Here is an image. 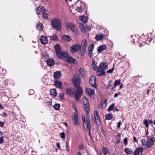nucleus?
I'll return each instance as SVG.
<instances>
[{"label": "nucleus", "mask_w": 155, "mask_h": 155, "mask_svg": "<svg viewBox=\"0 0 155 155\" xmlns=\"http://www.w3.org/2000/svg\"><path fill=\"white\" fill-rule=\"evenodd\" d=\"M72 82L74 87L77 88L74 91L75 99L76 101H78L83 92V89L79 86L81 81L78 74H76L73 76Z\"/></svg>", "instance_id": "nucleus-1"}, {"label": "nucleus", "mask_w": 155, "mask_h": 155, "mask_svg": "<svg viewBox=\"0 0 155 155\" xmlns=\"http://www.w3.org/2000/svg\"><path fill=\"white\" fill-rule=\"evenodd\" d=\"M56 52V55L58 58L61 59L65 58L68 55V53L64 51H62L59 45L56 44L54 47Z\"/></svg>", "instance_id": "nucleus-2"}, {"label": "nucleus", "mask_w": 155, "mask_h": 155, "mask_svg": "<svg viewBox=\"0 0 155 155\" xmlns=\"http://www.w3.org/2000/svg\"><path fill=\"white\" fill-rule=\"evenodd\" d=\"M108 64L107 62H102L100 63L99 66V68L97 71V75L98 76H101L105 74L104 70L107 68Z\"/></svg>", "instance_id": "nucleus-3"}, {"label": "nucleus", "mask_w": 155, "mask_h": 155, "mask_svg": "<svg viewBox=\"0 0 155 155\" xmlns=\"http://www.w3.org/2000/svg\"><path fill=\"white\" fill-rule=\"evenodd\" d=\"M141 141L143 146H146L147 148H150L153 145L155 141V139L154 137H152L148 138L147 140L143 139H141Z\"/></svg>", "instance_id": "nucleus-4"}, {"label": "nucleus", "mask_w": 155, "mask_h": 155, "mask_svg": "<svg viewBox=\"0 0 155 155\" xmlns=\"http://www.w3.org/2000/svg\"><path fill=\"white\" fill-rule=\"evenodd\" d=\"M52 27L58 31H60L61 28V24L60 20L56 18H53L51 21Z\"/></svg>", "instance_id": "nucleus-5"}, {"label": "nucleus", "mask_w": 155, "mask_h": 155, "mask_svg": "<svg viewBox=\"0 0 155 155\" xmlns=\"http://www.w3.org/2000/svg\"><path fill=\"white\" fill-rule=\"evenodd\" d=\"M82 118L84 127L85 130H89V134L91 135L90 130L91 129V125L89 119L88 117L86 119L84 115H82Z\"/></svg>", "instance_id": "nucleus-6"}, {"label": "nucleus", "mask_w": 155, "mask_h": 155, "mask_svg": "<svg viewBox=\"0 0 155 155\" xmlns=\"http://www.w3.org/2000/svg\"><path fill=\"white\" fill-rule=\"evenodd\" d=\"M81 48V46L80 44H75L70 47V52L71 54L75 53Z\"/></svg>", "instance_id": "nucleus-7"}, {"label": "nucleus", "mask_w": 155, "mask_h": 155, "mask_svg": "<svg viewBox=\"0 0 155 155\" xmlns=\"http://www.w3.org/2000/svg\"><path fill=\"white\" fill-rule=\"evenodd\" d=\"M73 124L74 125L78 126L79 124V122L78 119V115L75 114V115H73L72 117Z\"/></svg>", "instance_id": "nucleus-8"}, {"label": "nucleus", "mask_w": 155, "mask_h": 155, "mask_svg": "<svg viewBox=\"0 0 155 155\" xmlns=\"http://www.w3.org/2000/svg\"><path fill=\"white\" fill-rule=\"evenodd\" d=\"M96 78L94 76H91L89 79V82L91 85L95 88H97V84L96 83Z\"/></svg>", "instance_id": "nucleus-9"}, {"label": "nucleus", "mask_w": 155, "mask_h": 155, "mask_svg": "<svg viewBox=\"0 0 155 155\" xmlns=\"http://www.w3.org/2000/svg\"><path fill=\"white\" fill-rule=\"evenodd\" d=\"M84 106L86 110L87 113H88L90 110L89 102L87 99L84 97Z\"/></svg>", "instance_id": "nucleus-10"}, {"label": "nucleus", "mask_w": 155, "mask_h": 155, "mask_svg": "<svg viewBox=\"0 0 155 155\" xmlns=\"http://www.w3.org/2000/svg\"><path fill=\"white\" fill-rule=\"evenodd\" d=\"M94 117L95 121L97 125L98 126H100L101 124L100 120L99 118L98 114L97 111H94Z\"/></svg>", "instance_id": "nucleus-11"}, {"label": "nucleus", "mask_w": 155, "mask_h": 155, "mask_svg": "<svg viewBox=\"0 0 155 155\" xmlns=\"http://www.w3.org/2000/svg\"><path fill=\"white\" fill-rule=\"evenodd\" d=\"M66 92L68 95L72 97L74 94V91L73 89L71 87H68L66 90Z\"/></svg>", "instance_id": "nucleus-12"}, {"label": "nucleus", "mask_w": 155, "mask_h": 155, "mask_svg": "<svg viewBox=\"0 0 155 155\" xmlns=\"http://www.w3.org/2000/svg\"><path fill=\"white\" fill-rule=\"evenodd\" d=\"M86 91L87 94L91 97H93L95 94L94 90L90 88H86Z\"/></svg>", "instance_id": "nucleus-13"}, {"label": "nucleus", "mask_w": 155, "mask_h": 155, "mask_svg": "<svg viewBox=\"0 0 155 155\" xmlns=\"http://www.w3.org/2000/svg\"><path fill=\"white\" fill-rule=\"evenodd\" d=\"M45 11V9L43 6L40 5L36 8L37 13L38 14L41 15Z\"/></svg>", "instance_id": "nucleus-14"}, {"label": "nucleus", "mask_w": 155, "mask_h": 155, "mask_svg": "<svg viewBox=\"0 0 155 155\" xmlns=\"http://www.w3.org/2000/svg\"><path fill=\"white\" fill-rule=\"evenodd\" d=\"M143 123L146 127L148 128L149 127V124H154V121L153 122L152 120H150L148 122L147 119H144L143 120Z\"/></svg>", "instance_id": "nucleus-15"}, {"label": "nucleus", "mask_w": 155, "mask_h": 155, "mask_svg": "<svg viewBox=\"0 0 155 155\" xmlns=\"http://www.w3.org/2000/svg\"><path fill=\"white\" fill-rule=\"evenodd\" d=\"M87 45V41L85 39H84L82 41L81 45V47H82V49L84 51L86 50V48Z\"/></svg>", "instance_id": "nucleus-16"}, {"label": "nucleus", "mask_w": 155, "mask_h": 155, "mask_svg": "<svg viewBox=\"0 0 155 155\" xmlns=\"http://www.w3.org/2000/svg\"><path fill=\"white\" fill-rule=\"evenodd\" d=\"M40 40L41 44L43 45H45L48 42L47 37L45 36H41Z\"/></svg>", "instance_id": "nucleus-17"}, {"label": "nucleus", "mask_w": 155, "mask_h": 155, "mask_svg": "<svg viewBox=\"0 0 155 155\" xmlns=\"http://www.w3.org/2000/svg\"><path fill=\"white\" fill-rule=\"evenodd\" d=\"M46 62L47 65L50 67H51L53 66L54 63V60L53 59L51 58H49L48 59Z\"/></svg>", "instance_id": "nucleus-18"}, {"label": "nucleus", "mask_w": 155, "mask_h": 155, "mask_svg": "<svg viewBox=\"0 0 155 155\" xmlns=\"http://www.w3.org/2000/svg\"><path fill=\"white\" fill-rule=\"evenodd\" d=\"M61 76V72L60 71H57L54 72L53 77L55 79H57L60 78Z\"/></svg>", "instance_id": "nucleus-19"}, {"label": "nucleus", "mask_w": 155, "mask_h": 155, "mask_svg": "<svg viewBox=\"0 0 155 155\" xmlns=\"http://www.w3.org/2000/svg\"><path fill=\"white\" fill-rule=\"evenodd\" d=\"M97 63L95 62V60H94L92 62V68L94 70L97 71L99 68V66H97Z\"/></svg>", "instance_id": "nucleus-20"}, {"label": "nucleus", "mask_w": 155, "mask_h": 155, "mask_svg": "<svg viewBox=\"0 0 155 155\" xmlns=\"http://www.w3.org/2000/svg\"><path fill=\"white\" fill-rule=\"evenodd\" d=\"M54 84L59 89L61 88L62 84L61 81L58 80H55L54 82Z\"/></svg>", "instance_id": "nucleus-21"}, {"label": "nucleus", "mask_w": 155, "mask_h": 155, "mask_svg": "<svg viewBox=\"0 0 155 155\" xmlns=\"http://www.w3.org/2000/svg\"><path fill=\"white\" fill-rule=\"evenodd\" d=\"M104 38V35L102 34H98L95 36V39L98 41L103 40Z\"/></svg>", "instance_id": "nucleus-22"}, {"label": "nucleus", "mask_w": 155, "mask_h": 155, "mask_svg": "<svg viewBox=\"0 0 155 155\" xmlns=\"http://www.w3.org/2000/svg\"><path fill=\"white\" fill-rule=\"evenodd\" d=\"M76 35H78L79 34L78 31L75 25L72 27L70 29Z\"/></svg>", "instance_id": "nucleus-23"}, {"label": "nucleus", "mask_w": 155, "mask_h": 155, "mask_svg": "<svg viewBox=\"0 0 155 155\" xmlns=\"http://www.w3.org/2000/svg\"><path fill=\"white\" fill-rule=\"evenodd\" d=\"M106 46L105 45H103L100 46L97 49L98 52L100 53L106 48Z\"/></svg>", "instance_id": "nucleus-24"}, {"label": "nucleus", "mask_w": 155, "mask_h": 155, "mask_svg": "<svg viewBox=\"0 0 155 155\" xmlns=\"http://www.w3.org/2000/svg\"><path fill=\"white\" fill-rule=\"evenodd\" d=\"M143 151V148L138 147L136 149V155H142Z\"/></svg>", "instance_id": "nucleus-25"}, {"label": "nucleus", "mask_w": 155, "mask_h": 155, "mask_svg": "<svg viewBox=\"0 0 155 155\" xmlns=\"http://www.w3.org/2000/svg\"><path fill=\"white\" fill-rule=\"evenodd\" d=\"M79 19L83 23H85L87 21V17L86 16H80L79 17Z\"/></svg>", "instance_id": "nucleus-26"}, {"label": "nucleus", "mask_w": 155, "mask_h": 155, "mask_svg": "<svg viewBox=\"0 0 155 155\" xmlns=\"http://www.w3.org/2000/svg\"><path fill=\"white\" fill-rule=\"evenodd\" d=\"M63 39L67 41L68 42L71 41V38L70 36L69 35H64L62 36Z\"/></svg>", "instance_id": "nucleus-27"}, {"label": "nucleus", "mask_w": 155, "mask_h": 155, "mask_svg": "<svg viewBox=\"0 0 155 155\" xmlns=\"http://www.w3.org/2000/svg\"><path fill=\"white\" fill-rule=\"evenodd\" d=\"M50 94L51 95L56 97L57 95L56 91L55 89H51L50 90Z\"/></svg>", "instance_id": "nucleus-28"}, {"label": "nucleus", "mask_w": 155, "mask_h": 155, "mask_svg": "<svg viewBox=\"0 0 155 155\" xmlns=\"http://www.w3.org/2000/svg\"><path fill=\"white\" fill-rule=\"evenodd\" d=\"M105 117L106 120H110L113 118V114L111 113L106 114L105 115Z\"/></svg>", "instance_id": "nucleus-29"}, {"label": "nucleus", "mask_w": 155, "mask_h": 155, "mask_svg": "<svg viewBox=\"0 0 155 155\" xmlns=\"http://www.w3.org/2000/svg\"><path fill=\"white\" fill-rule=\"evenodd\" d=\"M65 25L66 26L70 28V29H71L72 27H73V26L75 25L71 22H67L65 23Z\"/></svg>", "instance_id": "nucleus-30"}, {"label": "nucleus", "mask_w": 155, "mask_h": 155, "mask_svg": "<svg viewBox=\"0 0 155 155\" xmlns=\"http://www.w3.org/2000/svg\"><path fill=\"white\" fill-rule=\"evenodd\" d=\"M125 152L127 154H131L132 153V150L129 148H126L124 149Z\"/></svg>", "instance_id": "nucleus-31"}, {"label": "nucleus", "mask_w": 155, "mask_h": 155, "mask_svg": "<svg viewBox=\"0 0 155 155\" xmlns=\"http://www.w3.org/2000/svg\"><path fill=\"white\" fill-rule=\"evenodd\" d=\"M102 150L104 154L110 153L107 148L104 147L102 148Z\"/></svg>", "instance_id": "nucleus-32"}, {"label": "nucleus", "mask_w": 155, "mask_h": 155, "mask_svg": "<svg viewBox=\"0 0 155 155\" xmlns=\"http://www.w3.org/2000/svg\"><path fill=\"white\" fill-rule=\"evenodd\" d=\"M36 27L37 28L38 30H41L43 29V26L41 23L40 22L36 25Z\"/></svg>", "instance_id": "nucleus-33"}, {"label": "nucleus", "mask_w": 155, "mask_h": 155, "mask_svg": "<svg viewBox=\"0 0 155 155\" xmlns=\"http://www.w3.org/2000/svg\"><path fill=\"white\" fill-rule=\"evenodd\" d=\"M94 48V45L91 44L88 47V51H93Z\"/></svg>", "instance_id": "nucleus-34"}, {"label": "nucleus", "mask_w": 155, "mask_h": 155, "mask_svg": "<svg viewBox=\"0 0 155 155\" xmlns=\"http://www.w3.org/2000/svg\"><path fill=\"white\" fill-rule=\"evenodd\" d=\"M60 107V105L59 104H56L53 106L54 109L57 110H59Z\"/></svg>", "instance_id": "nucleus-35"}, {"label": "nucleus", "mask_w": 155, "mask_h": 155, "mask_svg": "<svg viewBox=\"0 0 155 155\" xmlns=\"http://www.w3.org/2000/svg\"><path fill=\"white\" fill-rule=\"evenodd\" d=\"M79 72L82 76H85V74L84 73V71L82 68H80L79 69Z\"/></svg>", "instance_id": "nucleus-36"}, {"label": "nucleus", "mask_w": 155, "mask_h": 155, "mask_svg": "<svg viewBox=\"0 0 155 155\" xmlns=\"http://www.w3.org/2000/svg\"><path fill=\"white\" fill-rule=\"evenodd\" d=\"M50 39L52 40L57 41L58 40V38L57 35H54L50 37Z\"/></svg>", "instance_id": "nucleus-37"}, {"label": "nucleus", "mask_w": 155, "mask_h": 155, "mask_svg": "<svg viewBox=\"0 0 155 155\" xmlns=\"http://www.w3.org/2000/svg\"><path fill=\"white\" fill-rule=\"evenodd\" d=\"M120 81L119 79L116 80L114 82V86H117L120 84Z\"/></svg>", "instance_id": "nucleus-38"}, {"label": "nucleus", "mask_w": 155, "mask_h": 155, "mask_svg": "<svg viewBox=\"0 0 155 155\" xmlns=\"http://www.w3.org/2000/svg\"><path fill=\"white\" fill-rule=\"evenodd\" d=\"M42 15L43 18L47 19L48 18V13H46L45 12H44Z\"/></svg>", "instance_id": "nucleus-39"}, {"label": "nucleus", "mask_w": 155, "mask_h": 155, "mask_svg": "<svg viewBox=\"0 0 155 155\" xmlns=\"http://www.w3.org/2000/svg\"><path fill=\"white\" fill-rule=\"evenodd\" d=\"M79 26L82 31H84L85 30V28L84 26L81 23H79Z\"/></svg>", "instance_id": "nucleus-40"}, {"label": "nucleus", "mask_w": 155, "mask_h": 155, "mask_svg": "<svg viewBox=\"0 0 155 155\" xmlns=\"http://www.w3.org/2000/svg\"><path fill=\"white\" fill-rule=\"evenodd\" d=\"M114 104H112L111 105H110L108 109V111H110L112 110L113 108H114Z\"/></svg>", "instance_id": "nucleus-41"}, {"label": "nucleus", "mask_w": 155, "mask_h": 155, "mask_svg": "<svg viewBox=\"0 0 155 155\" xmlns=\"http://www.w3.org/2000/svg\"><path fill=\"white\" fill-rule=\"evenodd\" d=\"M84 145L83 143H81L80 144V145H79L78 147V149L80 150H82L83 149H84Z\"/></svg>", "instance_id": "nucleus-42"}, {"label": "nucleus", "mask_w": 155, "mask_h": 155, "mask_svg": "<svg viewBox=\"0 0 155 155\" xmlns=\"http://www.w3.org/2000/svg\"><path fill=\"white\" fill-rule=\"evenodd\" d=\"M73 58L71 57H68L67 58V60L69 63H71L73 60Z\"/></svg>", "instance_id": "nucleus-43"}, {"label": "nucleus", "mask_w": 155, "mask_h": 155, "mask_svg": "<svg viewBox=\"0 0 155 155\" xmlns=\"http://www.w3.org/2000/svg\"><path fill=\"white\" fill-rule=\"evenodd\" d=\"M114 67L112 68H111L109 69L107 71V73L108 74L111 73L114 70Z\"/></svg>", "instance_id": "nucleus-44"}, {"label": "nucleus", "mask_w": 155, "mask_h": 155, "mask_svg": "<svg viewBox=\"0 0 155 155\" xmlns=\"http://www.w3.org/2000/svg\"><path fill=\"white\" fill-rule=\"evenodd\" d=\"M88 55L90 58H92L93 56V51H88Z\"/></svg>", "instance_id": "nucleus-45"}, {"label": "nucleus", "mask_w": 155, "mask_h": 155, "mask_svg": "<svg viewBox=\"0 0 155 155\" xmlns=\"http://www.w3.org/2000/svg\"><path fill=\"white\" fill-rule=\"evenodd\" d=\"M59 136L61 138H65V133L64 132L60 133Z\"/></svg>", "instance_id": "nucleus-46"}, {"label": "nucleus", "mask_w": 155, "mask_h": 155, "mask_svg": "<svg viewBox=\"0 0 155 155\" xmlns=\"http://www.w3.org/2000/svg\"><path fill=\"white\" fill-rule=\"evenodd\" d=\"M104 104V102L102 101L101 102L100 104L98 106V107L99 109H101L102 108Z\"/></svg>", "instance_id": "nucleus-47"}, {"label": "nucleus", "mask_w": 155, "mask_h": 155, "mask_svg": "<svg viewBox=\"0 0 155 155\" xmlns=\"http://www.w3.org/2000/svg\"><path fill=\"white\" fill-rule=\"evenodd\" d=\"M34 93V91L32 89H30L29 91V94L30 95H33Z\"/></svg>", "instance_id": "nucleus-48"}, {"label": "nucleus", "mask_w": 155, "mask_h": 155, "mask_svg": "<svg viewBox=\"0 0 155 155\" xmlns=\"http://www.w3.org/2000/svg\"><path fill=\"white\" fill-rule=\"evenodd\" d=\"M74 109L75 112L73 113V115H75V114H76L77 115H78V113L77 111V107L75 106H74Z\"/></svg>", "instance_id": "nucleus-49"}, {"label": "nucleus", "mask_w": 155, "mask_h": 155, "mask_svg": "<svg viewBox=\"0 0 155 155\" xmlns=\"http://www.w3.org/2000/svg\"><path fill=\"white\" fill-rule=\"evenodd\" d=\"M77 12H83V9L80 7H78L76 9Z\"/></svg>", "instance_id": "nucleus-50"}, {"label": "nucleus", "mask_w": 155, "mask_h": 155, "mask_svg": "<svg viewBox=\"0 0 155 155\" xmlns=\"http://www.w3.org/2000/svg\"><path fill=\"white\" fill-rule=\"evenodd\" d=\"M71 62L73 63L74 64H76L78 63V62L77 60L74 58H73V60Z\"/></svg>", "instance_id": "nucleus-51"}, {"label": "nucleus", "mask_w": 155, "mask_h": 155, "mask_svg": "<svg viewBox=\"0 0 155 155\" xmlns=\"http://www.w3.org/2000/svg\"><path fill=\"white\" fill-rule=\"evenodd\" d=\"M124 142L125 146L127 144V137L125 138L124 139Z\"/></svg>", "instance_id": "nucleus-52"}, {"label": "nucleus", "mask_w": 155, "mask_h": 155, "mask_svg": "<svg viewBox=\"0 0 155 155\" xmlns=\"http://www.w3.org/2000/svg\"><path fill=\"white\" fill-rule=\"evenodd\" d=\"M101 131L102 133L103 134L104 136H106L107 135L106 134V133L104 131V130L103 129H101Z\"/></svg>", "instance_id": "nucleus-53"}, {"label": "nucleus", "mask_w": 155, "mask_h": 155, "mask_svg": "<svg viewBox=\"0 0 155 155\" xmlns=\"http://www.w3.org/2000/svg\"><path fill=\"white\" fill-rule=\"evenodd\" d=\"M112 81V80H111L109 81L107 85V87H109L111 86V84L110 82H111Z\"/></svg>", "instance_id": "nucleus-54"}, {"label": "nucleus", "mask_w": 155, "mask_h": 155, "mask_svg": "<svg viewBox=\"0 0 155 155\" xmlns=\"http://www.w3.org/2000/svg\"><path fill=\"white\" fill-rule=\"evenodd\" d=\"M86 50H85V51H84L82 49V51L80 52V53L81 56H84V53L86 52Z\"/></svg>", "instance_id": "nucleus-55"}, {"label": "nucleus", "mask_w": 155, "mask_h": 155, "mask_svg": "<svg viewBox=\"0 0 155 155\" xmlns=\"http://www.w3.org/2000/svg\"><path fill=\"white\" fill-rule=\"evenodd\" d=\"M4 141V139L2 137H0V143L2 144Z\"/></svg>", "instance_id": "nucleus-56"}, {"label": "nucleus", "mask_w": 155, "mask_h": 155, "mask_svg": "<svg viewBox=\"0 0 155 155\" xmlns=\"http://www.w3.org/2000/svg\"><path fill=\"white\" fill-rule=\"evenodd\" d=\"M120 94V92H119L118 93H115L114 95V98L117 97Z\"/></svg>", "instance_id": "nucleus-57"}, {"label": "nucleus", "mask_w": 155, "mask_h": 155, "mask_svg": "<svg viewBox=\"0 0 155 155\" xmlns=\"http://www.w3.org/2000/svg\"><path fill=\"white\" fill-rule=\"evenodd\" d=\"M4 125V123L2 121H0V127H3Z\"/></svg>", "instance_id": "nucleus-58"}, {"label": "nucleus", "mask_w": 155, "mask_h": 155, "mask_svg": "<svg viewBox=\"0 0 155 155\" xmlns=\"http://www.w3.org/2000/svg\"><path fill=\"white\" fill-rule=\"evenodd\" d=\"M121 121L120 120L119 121V122L118 123L117 125V127L118 128H120V125H121V124H122V123H121Z\"/></svg>", "instance_id": "nucleus-59"}, {"label": "nucleus", "mask_w": 155, "mask_h": 155, "mask_svg": "<svg viewBox=\"0 0 155 155\" xmlns=\"http://www.w3.org/2000/svg\"><path fill=\"white\" fill-rule=\"evenodd\" d=\"M66 148L67 149L66 150L68 152L69 151V150H68V144L67 142H66Z\"/></svg>", "instance_id": "nucleus-60"}, {"label": "nucleus", "mask_w": 155, "mask_h": 155, "mask_svg": "<svg viewBox=\"0 0 155 155\" xmlns=\"http://www.w3.org/2000/svg\"><path fill=\"white\" fill-rule=\"evenodd\" d=\"M116 86H114H114L112 87L111 90L112 91H115V88H116Z\"/></svg>", "instance_id": "nucleus-61"}, {"label": "nucleus", "mask_w": 155, "mask_h": 155, "mask_svg": "<svg viewBox=\"0 0 155 155\" xmlns=\"http://www.w3.org/2000/svg\"><path fill=\"white\" fill-rule=\"evenodd\" d=\"M114 111H117L119 110L118 108H117L116 107H114Z\"/></svg>", "instance_id": "nucleus-62"}, {"label": "nucleus", "mask_w": 155, "mask_h": 155, "mask_svg": "<svg viewBox=\"0 0 155 155\" xmlns=\"http://www.w3.org/2000/svg\"><path fill=\"white\" fill-rule=\"evenodd\" d=\"M56 146L58 148H60V144L59 143H57L56 144Z\"/></svg>", "instance_id": "nucleus-63"}, {"label": "nucleus", "mask_w": 155, "mask_h": 155, "mask_svg": "<svg viewBox=\"0 0 155 155\" xmlns=\"http://www.w3.org/2000/svg\"><path fill=\"white\" fill-rule=\"evenodd\" d=\"M63 94H60L59 95V97L60 99H63Z\"/></svg>", "instance_id": "nucleus-64"}]
</instances>
